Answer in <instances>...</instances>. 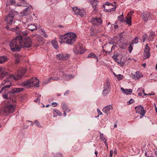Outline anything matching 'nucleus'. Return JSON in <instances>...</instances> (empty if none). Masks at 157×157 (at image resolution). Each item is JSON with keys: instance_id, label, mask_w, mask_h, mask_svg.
I'll list each match as a JSON object with an SVG mask.
<instances>
[{"instance_id": "64", "label": "nucleus", "mask_w": 157, "mask_h": 157, "mask_svg": "<svg viewBox=\"0 0 157 157\" xmlns=\"http://www.w3.org/2000/svg\"><path fill=\"white\" fill-rule=\"evenodd\" d=\"M94 153H95V155H96V156H97V154L98 153V151H95Z\"/></svg>"}, {"instance_id": "36", "label": "nucleus", "mask_w": 157, "mask_h": 157, "mask_svg": "<svg viewBox=\"0 0 157 157\" xmlns=\"http://www.w3.org/2000/svg\"><path fill=\"white\" fill-rule=\"evenodd\" d=\"M15 0H7L6 2V6L7 7L10 4H13Z\"/></svg>"}, {"instance_id": "37", "label": "nucleus", "mask_w": 157, "mask_h": 157, "mask_svg": "<svg viewBox=\"0 0 157 157\" xmlns=\"http://www.w3.org/2000/svg\"><path fill=\"white\" fill-rule=\"evenodd\" d=\"M110 86V83L108 81H107L104 84V89H108Z\"/></svg>"}, {"instance_id": "57", "label": "nucleus", "mask_w": 157, "mask_h": 157, "mask_svg": "<svg viewBox=\"0 0 157 157\" xmlns=\"http://www.w3.org/2000/svg\"><path fill=\"white\" fill-rule=\"evenodd\" d=\"M134 13V11H130L129 13L128 14L127 16H130L129 15L130 14H131L132 15V13Z\"/></svg>"}, {"instance_id": "51", "label": "nucleus", "mask_w": 157, "mask_h": 157, "mask_svg": "<svg viewBox=\"0 0 157 157\" xmlns=\"http://www.w3.org/2000/svg\"><path fill=\"white\" fill-rule=\"evenodd\" d=\"M2 96H3V97L4 98H7L8 96V94H6L5 93H4L2 94Z\"/></svg>"}, {"instance_id": "46", "label": "nucleus", "mask_w": 157, "mask_h": 157, "mask_svg": "<svg viewBox=\"0 0 157 157\" xmlns=\"http://www.w3.org/2000/svg\"><path fill=\"white\" fill-rule=\"evenodd\" d=\"M51 78L53 80L56 81L59 79L60 78L59 77H51Z\"/></svg>"}, {"instance_id": "29", "label": "nucleus", "mask_w": 157, "mask_h": 157, "mask_svg": "<svg viewBox=\"0 0 157 157\" xmlns=\"http://www.w3.org/2000/svg\"><path fill=\"white\" fill-rule=\"evenodd\" d=\"M63 77L66 80H68L70 79L73 78L74 76L71 75H63Z\"/></svg>"}, {"instance_id": "49", "label": "nucleus", "mask_w": 157, "mask_h": 157, "mask_svg": "<svg viewBox=\"0 0 157 157\" xmlns=\"http://www.w3.org/2000/svg\"><path fill=\"white\" fill-rule=\"evenodd\" d=\"M117 56L114 55L113 56V59L115 60L116 62H117Z\"/></svg>"}, {"instance_id": "26", "label": "nucleus", "mask_w": 157, "mask_h": 157, "mask_svg": "<svg viewBox=\"0 0 157 157\" xmlns=\"http://www.w3.org/2000/svg\"><path fill=\"white\" fill-rule=\"evenodd\" d=\"M7 57L6 56H0V63L2 64L7 60Z\"/></svg>"}, {"instance_id": "19", "label": "nucleus", "mask_w": 157, "mask_h": 157, "mask_svg": "<svg viewBox=\"0 0 157 157\" xmlns=\"http://www.w3.org/2000/svg\"><path fill=\"white\" fill-rule=\"evenodd\" d=\"M32 83V81H30V79L22 83V85L23 86H27L29 87H32L31 83Z\"/></svg>"}, {"instance_id": "62", "label": "nucleus", "mask_w": 157, "mask_h": 157, "mask_svg": "<svg viewBox=\"0 0 157 157\" xmlns=\"http://www.w3.org/2000/svg\"><path fill=\"white\" fill-rule=\"evenodd\" d=\"M155 95V93L154 92H153L152 94L149 93V94H148V95Z\"/></svg>"}, {"instance_id": "20", "label": "nucleus", "mask_w": 157, "mask_h": 157, "mask_svg": "<svg viewBox=\"0 0 157 157\" xmlns=\"http://www.w3.org/2000/svg\"><path fill=\"white\" fill-rule=\"evenodd\" d=\"M53 116L54 117H56L57 116H62V113L57 109L53 110Z\"/></svg>"}, {"instance_id": "10", "label": "nucleus", "mask_w": 157, "mask_h": 157, "mask_svg": "<svg viewBox=\"0 0 157 157\" xmlns=\"http://www.w3.org/2000/svg\"><path fill=\"white\" fill-rule=\"evenodd\" d=\"M12 30L15 32L16 33L18 34L19 35L18 36H21L22 37V35L26 36L28 34V32L26 31H20L19 28L17 27L13 28Z\"/></svg>"}, {"instance_id": "8", "label": "nucleus", "mask_w": 157, "mask_h": 157, "mask_svg": "<svg viewBox=\"0 0 157 157\" xmlns=\"http://www.w3.org/2000/svg\"><path fill=\"white\" fill-rule=\"evenodd\" d=\"M36 36V40H37L36 44L35 45V46L37 47L39 46L43 45L45 42L43 37L39 35H35Z\"/></svg>"}, {"instance_id": "43", "label": "nucleus", "mask_w": 157, "mask_h": 157, "mask_svg": "<svg viewBox=\"0 0 157 157\" xmlns=\"http://www.w3.org/2000/svg\"><path fill=\"white\" fill-rule=\"evenodd\" d=\"M117 77L119 80H120L123 78V76L119 74L117 75Z\"/></svg>"}, {"instance_id": "34", "label": "nucleus", "mask_w": 157, "mask_h": 157, "mask_svg": "<svg viewBox=\"0 0 157 157\" xmlns=\"http://www.w3.org/2000/svg\"><path fill=\"white\" fill-rule=\"evenodd\" d=\"M51 44L53 46L54 48L56 49L58 48V45L57 44V41L54 40L51 41Z\"/></svg>"}, {"instance_id": "39", "label": "nucleus", "mask_w": 157, "mask_h": 157, "mask_svg": "<svg viewBox=\"0 0 157 157\" xmlns=\"http://www.w3.org/2000/svg\"><path fill=\"white\" fill-rule=\"evenodd\" d=\"M138 37H136L135 38L133 39V41L132 42V44H137L138 42Z\"/></svg>"}, {"instance_id": "56", "label": "nucleus", "mask_w": 157, "mask_h": 157, "mask_svg": "<svg viewBox=\"0 0 157 157\" xmlns=\"http://www.w3.org/2000/svg\"><path fill=\"white\" fill-rule=\"evenodd\" d=\"M69 90H67L65 92V93L64 95H67L69 93Z\"/></svg>"}, {"instance_id": "14", "label": "nucleus", "mask_w": 157, "mask_h": 157, "mask_svg": "<svg viewBox=\"0 0 157 157\" xmlns=\"http://www.w3.org/2000/svg\"><path fill=\"white\" fill-rule=\"evenodd\" d=\"M30 81H32V83H31L32 87L33 86L35 87L39 86V81L36 78H33L30 79Z\"/></svg>"}, {"instance_id": "40", "label": "nucleus", "mask_w": 157, "mask_h": 157, "mask_svg": "<svg viewBox=\"0 0 157 157\" xmlns=\"http://www.w3.org/2000/svg\"><path fill=\"white\" fill-rule=\"evenodd\" d=\"M42 32V35L45 38H47L48 37V35L46 34L45 32L43 29L41 30Z\"/></svg>"}, {"instance_id": "59", "label": "nucleus", "mask_w": 157, "mask_h": 157, "mask_svg": "<svg viewBox=\"0 0 157 157\" xmlns=\"http://www.w3.org/2000/svg\"><path fill=\"white\" fill-rule=\"evenodd\" d=\"M113 151L112 150H111L110 151V157H111L113 155Z\"/></svg>"}, {"instance_id": "28", "label": "nucleus", "mask_w": 157, "mask_h": 157, "mask_svg": "<svg viewBox=\"0 0 157 157\" xmlns=\"http://www.w3.org/2000/svg\"><path fill=\"white\" fill-rule=\"evenodd\" d=\"M98 1V0H91L90 3L91 5L94 9L96 8V6L97 5Z\"/></svg>"}, {"instance_id": "53", "label": "nucleus", "mask_w": 157, "mask_h": 157, "mask_svg": "<svg viewBox=\"0 0 157 157\" xmlns=\"http://www.w3.org/2000/svg\"><path fill=\"white\" fill-rule=\"evenodd\" d=\"M134 101L133 99H131L128 102L129 103V104H131L133 103Z\"/></svg>"}, {"instance_id": "9", "label": "nucleus", "mask_w": 157, "mask_h": 157, "mask_svg": "<svg viewBox=\"0 0 157 157\" xmlns=\"http://www.w3.org/2000/svg\"><path fill=\"white\" fill-rule=\"evenodd\" d=\"M150 47L147 44L145 46L144 52L143 54V59H145L149 58L150 56Z\"/></svg>"}, {"instance_id": "41", "label": "nucleus", "mask_w": 157, "mask_h": 157, "mask_svg": "<svg viewBox=\"0 0 157 157\" xmlns=\"http://www.w3.org/2000/svg\"><path fill=\"white\" fill-rule=\"evenodd\" d=\"M133 45V44L132 43H131L130 44L129 47H128V51L130 53H131V52L132 51L133 49L132 45Z\"/></svg>"}, {"instance_id": "32", "label": "nucleus", "mask_w": 157, "mask_h": 157, "mask_svg": "<svg viewBox=\"0 0 157 157\" xmlns=\"http://www.w3.org/2000/svg\"><path fill=\"white\" fill-rule=\"evenodd\" d=\"M87 58H96L97 60V62L98 61V58L97 56L94 53H90L87 56Z\"/></svg>"}, {"instance_id": "11", "label": "nucleus", "mask_w": 157, "mask_h": 157, "mask_svg": "<svg viewBox=\"0 0 157 157\" xmlns=\"http://www.w3.org/2000/svg\"><path fill=\"white\" fill-rule=\"evenodd\" d=\"M135 109L136 113H139L141 116H144V115L146 111L143 107L140 105L135 107Z\"/></svg>"}, {"instance_id": "33", "label": "nucleus", "mask_w": 157, "mask_h": 157, "mask_svg": "<svg viewBox=\"0 0 157 157\" xmlns=\"http://www.w3.org/2000/svg\"><path fill=\"white\" fill-rule=\"evenodd\" d=\"M140 71H137L133 75V78L135 79H138L142 76L139 74Z\"/></svg>"}, {"instance_id": "63", "label": "nucleus", "mask_w": 157, "mask_h": 157, "mask_svg": "<svg viewBox=\"0 0 157 157\" xmlns=\"http://www.w3.org/2000/svg\"><path fill=\"white\" fill-rule=\"evenodd\" d=\"M142 66L143 67H145V66H146V64L145 63H144L142 64Z\"/></svg>"}, {"instance_id": "17", "label": "nucleus", "mask_w": 157, "mask_h": 157, "mask_svg": "<svg viewBox=\"0 0 157 157\" xmlns=\"http://www.w3.org/2000/svg\"><path fill=\"white\" fill-rule=\"evenodd\" d=\"M113 109V107L110 105H109L105 107L103 109L102 111L103 112L105 113L108 114V113L110 110Z\"/></svg>"}, {"instance_id": "54", "label": "nucleus", "mask_w": 157, "mask_h": 157, "mask_svg": "<svg viewBox=\"0 0 157 157\" xmlns=\"http://www.w3.org/2000/svg\"><path fill=\"white\" fill-rule=\"evenodd\" d=\"M52 80L51 79V77H50V78H49L48 80V82H45V81H44V83L45 84H47L51 80Z\"/></svg>"}, {"instance_id": "58", "label": "nucleus", "mask_w": 157, "mask_h": 157, "mask_svg": "<svg viewBox=\"0 0 157 157\" xmlns=\"http://www.w3.org/2000/svg\"><path fill=\"white\" fill-rule=\"evenodd\" d=\"M6 28L7 29H8L9 30H12V31H13V30H12V29H13V28H10L9 26H6Z\"/></svg>"}, {"instance_id": "55", "label": "nucleus", "mask_w": 157, "mask_h": 157, "mask_svg": "<svg viewBox=\"0 0 157 157\" xmlns=\"http://www.w3.org/2000/svg\"><path fill=\"white\" fill-rule=\"evenodd\" d=\"M52 105L54 107H55L57 105V103L55 102L52 103Z\"/></svg>"}, {"instance_id": "60", "label": "nucleus", "mask_w": 157, "mask_h": 157, "mask_svg": "<svg viewBox=\"0 0 157 157\" xmlns=\"http://www.w3.org/2000/svg\"><path fill=\"white\" fill-rule=\"evenodd\" d=\"M155 34V33L153 32V31L151 32L150 33V35L151 36H152L154 35Z\"/></svg>"}, {"instance_id": "45", "label": "nucleus", "mask_w": 157, "mask_h": 157, "mask_svg": "<svg viewBox=\"0 0 157 157\" xmlns=\"http://www.w3.org/2000/svg\"><path fill=\"white\" fill-rule=\"evenodd\" d=\"M34 123L38 127H40L41 126V125L40 124L39 122L37 121H34Z\"/></svg>"}, {"instance_id": "48", "label": "nucleus", "mask_w": 157, "mask_h": 157, "mask_svg": "<svg viewBox=\"0 0 157 157\" xmlns=\"http://www.w3.org/2000/svg\"><path fill=\"white\" fill-rule=\"evenodd\" d=\"M97 111L98 113V115L97 116V117H98L99 115H101L102 114V113L98 109H97Z\"/></svg>"}, {"instance_id": "1", "label": "nucleus", "mask_w": 157, "mask_h": 157, "mask_svg": "<svg viewBox=\"0 0 157 157\" xmlns=\"http://www.w3.org/2000/svg\"><path fill=\"white\" fill-rule=\"evenodd\" d=\"M26 72V69L25 68H21L17 71L16 75L10 74L7 72L5 68L0 67V77L3 78L5 77L8 76L6 79L4 80L2 82L1 85H4L8 82H10V81L14 80L15 81L21 79Z\"/></svg>"}, {"instance_id": "25", "label": "nucleus", "mask_w": 157, "mask_h": 157, "mask_svg": "<svg viewBox=\"0 0 157 157\" xmlns=\"http://www.w3.org/2000/svg\"><path fill=\"white\" fill-rule=\"evenodd\" d=\"M132 16H127V17H126V21L125 22L126 23L128 24L129 26H130L132 25L131 23V19H132Z\"/></svg>"}, {"instance_id": "38", "label": "nucleus", "mask_w": 157, "mask_h": 157, "mask_svg": "<svg viewBox=\"0 0 157 157\" xmlns=\"http://www.w3.org/2000/svg\"><path fill=\"white\" fill-rule=\"evenodd\" d=\"M118 18V20L121 22H123L124 20V17L123 14L122 15L119 16Z\"/></svg>"}, {"instance_id": "15", "label": "nucleus", "mask_w": 157, "mask_h": 157, "mask_svg": "<svg viewBox=\"0 0 157 157\" xmlns=\"http://www.w3.org/2000/svg\"><path fill=\"white\" fill-rule=\"evenodd\" d=\"M104 10H105L107 12H111L112 11H114L116 9V6H111L109 7L103 6Z\"/></svg>"}, {"instance_id": "61", "label": "nucleus", "mask_w": 157, "mask_h": 157, "mask_svg": "<svg viewBox=\"0 0 157 157\" xmlns=\"http://www.w3.org/2000/svg\"><path fill=\"white\" fill-rule=\"evenodd\" d=\"M39 100H40V99H39V98H37L36 99V100L34 101L35 102H39Z\"/></svg>"}, {"instance_id": "7", "label": "nucleus", "mask_w": 157, "mask_h": 157, "mask_svg": "<svg viewBox=\"0 0 157 157\" xmlns=\"http://www.w3.org/2000/svg\"><path fill=\"white\" fill-rule=\"evenodd\" d=\"M73 10L76 15H78L82 17H83L86 14V13L84 9H79L77 7H73Z\"/></svg>"}, {"instance_id": "21", "label": "nucleus", "mask_w": 157, "mask_h": 157, "mask_svg": "<svg viewBox=\"0 0 157 157\" xmlns=\"http://www.w3.org/2000/svg\"><path fill=\"white\" fill-rule=\"evenodd\" d=\"M61 106L64 111H65V112L67 113H68L70 111V110L69 108L67 106L65 103H63L61 105Z\"/></svg>"}, {"instance_id": "18", "label": "nucleus", "mask_w": 157, "mask_h": 157, "mask_svg": "<svg viewBox=\"0 0 157 157\" xmlns=\"http://www.w3.org/2000/svg\"><path fill=\"white\" fill-rule=\"evenodd\" d=\"M11 86L12 83L10 82L9 84L4 86L1 89H0V93H1L2 92L7 91V89L10 87Z\"/></svg>"}, {"instance_id": "4", "label": "nucleus", "mask_w": 157, "mask_h": 157, "mask_svg": "<svg viewBox=\"0 0 157 157\" xmlns=\"http://www.w3.org/2000/svg\"><path fill=\"white\" fill-rule=\"evenodd\" d=\"M76 34L73 32H69L65 33L60 38L63 42L68 44H72L75 43L76 39Z\"/></svg>"}, {"instance_id": "31", "label": "nucleus", "mask_w": 157, "mask_h": 157, "mask_svg": "<svg viewBox=\"0 0 157 157\" xmlns=\"http://www.w3.org/2000/svg\"><path fill=\"white\" fill-rule=\"evenodd\" d=\"M23 90V88H15L12 90V93H18Z\"/></svg>"}, {"instance_id": "30", "label": "nucleus", "mask_w": 157, "mask_h": 157, "mask_svg": "<svg viewBox=\"0 0 157 157\" xmlns=\"http://www.w3.org/2000/svg\"><path fill=\"white\" fill-rule=\"evenodd\" d=\"M121 89L122 91H123L124 93L127 94L132 93V91L131 89H130L129 90H128V89H124L123 87H121Z\"/></svg>"}, {"instance_id": "50", "label": "nucleus", "mask_w": 157, "mask_h": 157, "mask_svg": "<svg viewBox=\"0 0 157 157\" xmlns=\"http://www.w3.org/2000/svg\"><path fill=\"white\" fill-rule=\"evenodd\" d=\"M105 5L108 6L110 7L111 6H113V5L112 4H111L107 2L106 3Z\"/></svg>"}, {"instance_id": "47", "label": "nucleus", "mask_w": 157, "mask_h": 157, "mask_svg": "<svg viewBox=\"0 0 157 157\" xmlns=\"http://www.w3.org/2000/svg\"><path fill=\"white\" fill-rule=\"evenodd\" d=\"M91 32L90 34V36H94L95 35H96V33L95 32H94V30L93 29H91Z\"/></svg>"}, {"instance_id": "23", "label": "nucleus", "mask_w": 157, "mask_h": 157, "mask_svg": "<svg viewBox=\"0 0 157 157\" xmlns=\"http://www.w3.org/2000/svg\"><path fill=\"white\" fill-rule=\"evenodd\" d=\"M15 56L16 58L15 61V63L17 64L19 63L20 61V58L22 56L17 53H16L15 54Z\"/></svg>"}, {"instance_id": "5", "label": "nucleus", "mask_w": 157, "mask_h": 157, "mask_svg": "<svg viewBox=\"0 0 157 157\" xmlns=\"http://www.w3.org/2000/svg\"><path fill=\"white\" fill-rule=\"evenodd\" d=\"M21 48H30L32 45V41L31 39L29 37H25L23 40L22 38V42H21Z\"/></svg>"}, {"instance_id": "2", "label": "nucleus", "mask_w": 157, "mask_h": 157, "mask_svg": "<svg viewBox=\"0 0 157 157\" xmlns=\"http://www.w3.org/2000/svg\"><path fill=\"white\" fill-rule=\"evenodd\" d=\"M16 106V101L14 97L8 99V101L6 102L2 109L4 115L14 112L15 111Z\"/></svg>"}, {"instance_id": "22", "label": "nucleus", "mask_w": 157, "mask_h": 157, "mask_svg": "<svg viewBox=\"0 0 157 157\" xmlns=\"http://www.w3.org/2000/svg\"><path fill=\"white\" fill-rule=\"evenodd\" d=\"M29 9V6H26V8L20 13L22 16H25L28 14V10Z\"/></svg>"}, {"instance_id": "35", "label": "nucleus", "mask_w": 157, "mask_h": 157, "mask_svg": "<svg viewBox=\"0 0 157 157\" xmlns=\"http://www.w3.org/2000/svg\"><path fill=\"white\" fill-rule=\"evenodd\" d=\"M74 52L76 54L79 53L80 54H83L84 52V50L81 48L80 47L79 48L78 51H74Z\"/></svg>"}, {"instance_id": "12", "label": "nucleus", "mask_w": 157, "mask_h": 157, "mask_svg": "<svg viewBox=\"0 0 157 157\" xmlns=\"http://www.w3.org/2000/svg\"><path fill=\"white\" fill-rule=\"evenodd\" d=\"M92 24L94 25H98L102 24V20L101 18H92L91 19Z\"/></svg>"}, {"instance_id": "16", "label": "nucleus", "mask_w": 157, "mask_h": 157, "mask_svg": "<svg viewBox=\"0 0 157 157\" xmlns=\"http://www.w3.org/2000/svg\"><path fill=\"white\" fill-rule=\"evenodd\" d=\"M150 16V13L148 12L143 13L141 15L142 18L144 21H147Z\"/></svg>"}, {"instance_id": "3", "label": "nucleus", "mask_w": 157, "mask_h": 157, "mask_svg": "<svg viewBox=\"0 0 157 157\" xmlns=\"http://www.w3.org/2000/svg\"><path fill=\"white\" fill-rule=\"evenodd\" d=\"M22 42V37L17 36L10 43V46L11 51L13 52L20 51L21 48V42Z\"/></svg>"}, {"instance_id": "24", "label": "nucleus", "mask_w": 157, "mask_h": 157, "mask_svg": "<svg viewBox=\"0 0 157 157\" xmlns=\"http://www.w3.org/2000/svg\"><path fill=\"white\" fill-rule=\"evenodd\" d=\"M100 140L102 141H103L105 145L107 147V148H108V145L106 139L103 136V134L102 133H101L100 134Z\"/></svg>"}, {"instance_id": "27", "label": "nucleus", "mask_w": 157, "mask_h": 157, "mask_svg": "<svg viewBox=\"0 0 157 157\" xmlns=\"http://www.w3.org/2000/svg\"><path fill=\"white\" fill-rule=\"evenodd\" d=\"M28 28L31 31H33L37 29V26L34 24H31L28 26Z\"/></svg>"}, {"instance_id": "42", "label": "nucleus", "mask_w": 157, "mask_h": 157, "mask_svg": "<svg viewBox=\"0 0 157 157\" xmlns=\"http://www.w3.org/2000/svg\"><path fill=\"white\" fill-rule=\"evenodd\" d=\"M107 89H104L102 92V94L104 96L106 95L108 93V91Z\"/></svg>"}, {"instance_id": "44", "label": "nucleus", "mask_w": 157, "mask_h": 157, "mask_svg": "<svg viewBox=\"0 0 157 157\" xmlns=\"http://www.w3.org/2000/svg\"><path fill=\"white\" fill-rule=\"evenodd\" d=\"M62 154L61 153H59L56 154L53 157H62Z\"/></svg>"}, {"instance_id": "13", "label": "nucleus", "mask_w": 157, "mask_h": 157, "mask_svg": "<svg viewBox=\"0 0 157 157\" xmlns=\"http://www.w3.org/2000/svg\"><path fill=\"white\" fill-rule=\"evenodd\" d=\"M69 56L68 54L62 53L57 54L56 55V58L59 60H66L68 58Z\"/></svg>"}, {"instance_id": "6", "label": "nucleus", "mask_w": 157, "mask_h": 157, "mask_svg": "<svg viewBox=\"0 0 157 157\" xmlns=\"http://www.w3.org/2000/svg\"><path fill=\"white\" fill-rule=\"evenodd\" d=\"M14 16L13 12H11L6 16L5 20L7 24H11L13 22Z\"/></svg>"}, {"instance_id": "52", "label": "nucleus", "mask_w": 157, "mask_h": 157, "mask_svg": "<svg viewBox=\"0 0 157 157\" xmlns=\"http://www.w3.org/2000/svg\"><path fill=\"white\" fill-rule=\"evenodd\" d=\"M124 44V46H123L122 47H121V48H123V49H125L126 48V45H128V44L127 43H124V44Z\"/></svg>"}]
</instances>
